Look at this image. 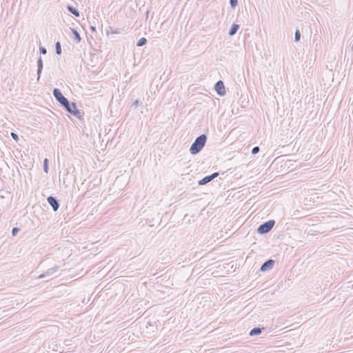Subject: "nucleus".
<instances>
[{
	"instance_id": "obj_15",
	"label": "nucleus",
	"mask_w": 353,
	"mask_h": 353,
	"mask_svg": "<svg viewBox=\"0 0 353 353\" xmlns=\"http://www.w3.org/2000/svg\"><path fill=\"white\" fill-rule=\"evenodd\" d=\"M71 31L72 34L74 35V39L77 41V42L79 43L81 40L79 33L77 32V30L74 28H72Z\"/></svg>"
},
{
	"instance_id": "obj_21",
	"label": "nucleus",
	"mask_w": 353,
	"mask_h": 353,
	"mask_svg": "<svg viewBox=\"0 0 353 353\" xmlns=\"http://www.w3.org/2000/svg\"><path fill=\"white\" fill-rule=\"evenodd\" d=\"M230 4L232 8H234L238 4V1L237 0H230Z\"/></svg>"
},
{
	"instance_id": "obj_28",
	"label": "nucleus",
	"mask_w": 353,
	"mask_h": 353,
	"mask_svg": "<svg viewBox=\"0 0 353 353\" xmlns=\"http://www.w3.org/2000/svg\"><path fill=\"white\" fill-rule=\"evenodd\" d=\"M47 199H56V197H54V196H51V195H50V196H48V197H47Z\"/></svg>"
},
{
	"instance_id": "obj_4",
	"label": "nucleus",
	"mask_w": 353,
	"mask_h": 353,
	"mask_svg": "<svg viewBox=\"0 0 353 353\" xmlns=\"http://www.w3.org/2000/svg\"><path fill=\"white\" fill-rule=\"evenodd\" d=\"M274 224H275L274 220H269V221L261 224L257 228V232L260 234H267L272 229Z\"/></svg>"
},
{
	"instance_id": "obj_6",
	"label": "nucleus",
	"mask_w": 353,
	"mask_h": 353,
	"mask_svg": "<svg viewBox=\"0 0 353 353\" xmlns=\"http://www.w3.org/2000/svg\"><path fill=\"white\" fill-rule=\"evenodd\" d=\"M214 90L216 92V93L221 97H223L226 94L224 83L221 80L218 81L215 83Z\"/></svg>"
},
{
	"instance_id": "obj_1",
	"label": "nucleus",
	"mask_w": 353,
	"mask_h": 353,
	"mask_svg": "<svg viewBox=\"0 0 353 353\" xmlns=\"http://www.w3.org/2000/svg\"><path fill=\"white\" fill-rule=\"evenodd\" d=\"M310 204L308 203H302V202L299 200L298 202H294L292 211V216H294L296 219L302 218L308 216L311 213H312V208L310 207Z\"/></svg>"
},
{
	"instance_id": "obj_23",
	"label": "nucleus",
	"mask_w": 353,
	"mask_h": 353,
	"mask_svg": "<svg viewBox=\"0 0 353 353\" xmlns=\"http://www.w3.org/2000/svg\"><path fill=\"white\" fill-rule=\"evenodd\" d=\"M39 52H40V54H46L47 53V50H46V48L45 47L40 46L39 47Z\"/></svg>"
},
{
	"instance_id": "obj_9",
	"label": "nucleus",
	"mask_w": 353,
	"mask_h": 353,
	"mask_svg": "<svg viewBox=\"0 0 353 353\" xmlns=\"http://www.w3.org/2000/svg\"><path fill=\"white\" fill-rule=\"evenodd\" d=\"M59 269V267L56 265L52 268H50L48 269L46 272L40 274L39 276H38V279H43V278H45L46 276H51L52 275H54V274L55 272H57L58 271V270Z\"/></svg>"
},
{
	"instance_id": "obj_11",
	"label": "nucleus",
	"mask_w": 353,
	"mask_h": 353,
	"mask_svg": "<svg viewBox=\"0 0 353 353\" xmlns=\"http://www.w3.org/2000/svg\"><path fill=\"white\" fill-rule=\"evenodd\" d=\"M265 330V327H254L252 328L250 331V336H256V335H259L260 334H261L262 332V330Z\"/></svg>"
},
{
	"instance_id": "obj_16",
	"label": "nucleus",
	"mask_w": 353,
	"mask_h": 353,
	"mask_svg": "<svg viewBox=\"0 0 353 353\" xmlns=\"http://www.w3.org/2000/svg\"><path fill=\"white\" fill-rule=\"evenodd\" d=\"M55 52L59 55L61 54V45L59 41H57L55 43Z\"/></svg>"
},
{
	"instance_id": "obj_7",
	"label": "nucleus",
	"mask_w": 353,
	"mask_h": 353,
	"mask_svg": "<svg viewBox=\"0 0 353 353\" xmlns=\"http://www.w3.org/2000/svg\"><path fill=\"white\" fill-rule=\"evenodd\" d=\"M274 261L272 259H268L265 261L262 265L261 266L260 270L262 272H265L273 268V265L274 264Z\"/></svg>"
},
{
	"instance_id": "obj_12",
	"label": "nucleus",
	"mask_w": 353,
	"mask_h": 353,
	"mask_svg": "<svg viewBox=\"0 0 353 353\" xmlns=\"http://www.w3.org/2000/svg\"><path fill=\"white\" fill-rule=\"evenodd\" d=\"M48 203L51 205L54 211H57L59 208V200H47Z\"/></svg>"
},
{
	"instance_id": "obj_10",
	"label": "nucleus",
	"mask_w": 353,
	"mask_h": 353,
	"mask_svg": "<svg viewBox=\"0 0 353 353\" xmlns=\"http://www.w3.org/2000/svg\"><path fill=\"white\" fill-rule=\"evenodd\" d=\"M43 61L41 57L37 60V80L40 79L41 74L43 70Z\"/></svg>"
},
{
	"instance_id": "obj_24",
	"label": "nucleus",
	"mask_w": 353,
	"mask_h": 353,
	"mask_svg": "<svg viewBox=\"0 0 353 353\" xmlns=\"http://www.w3.org/2000/svg\"><path fill=\"white\" fill-rule=\"evenodd\" d=\"M20 230L19 228H13L12 230V236H16L18 232Z\"/></svg>"
},
{
	"instance_id": "obj_8",
	"label": "nucleus",
	"mask_w": 353,
	"mask_h": 353,
	"mask_svg": "<svg viewBox=\"0 0 353 353\" xmlns=\"http://www.w3.org/2000/svg\"><path fill=\"white\" fill-rule=\"evenodd\" d=\"M219 176V172H214L210 175L205 176L199 181V185H205Z\"/></svg>"
},
{
	"instance_id": "obj_17",
	"label": "nucleus",
	"mask_w": 353,
	"mask_h": 353,
	"mask_svg": "<svg viewBox=\"0 0 353 353\" xmlns=\"http://www.w3.org/2000/svg\"><path fill=\"white\" fill-rule=\"evenodd\" d=\"M147 43V39L144 37L141 38L137 43V47H141L145 45Z\"/></svg>"
},
{
	"instance_id": "obj_27",
	"label": "nucleus",
	"mask_w": 353,
	"mask_h": 353,
	"mask_svg": "<svg viewBox=\"0 0 353 353\" xmlns=\"http://www.w3.org/2000/svg\"><path fill=\"white\" fill-rule=\"evenodd\" d=\"M90 29L92 32H95L96 31V28L94 26H91L90 27Z\"/></svg>"
},
{
	"instance_id": "obj_13",
	"label": "nucleus",
	"mask_w": 353,
	"mask_h": 353,
	"mask_svg": "<svg viewBox=\"0 0 353 353\" xmlns=\"http://www.w3.org/2000/svg\"><path fill=\"white\" fill-rule=\"evenodd\" d=\"M239 25L234 23L229 30L228 34L230 36H234L239 29Z\"/></svg>"
},
{
	"instance_id": "obj_2",
	"label": "nucleus",
	"mask_w": 353,
	"mask_h": 353,
	"mask_svg": "<svg viewBox=\"0 0 353 353\" xmlns=\"http://www.w3.org/2000/svg\"><path fill=\"white\" fill-rule=\"evenodd\" d=\"M207 141V136L205 134H201L196 138L190 146V152L192 154H198L205 146Z\"/></svg>"
},
{
	"instance_id": "obj_22",
	"label": "nucleus",
	"mask_w": 353,
	"mask_h": 353,
	"mask_svg": "<svg viewBox=\"0 0 353 353\" xmlns=\"http://www.w3.org/2000/svg\"><path fill=\"white\" fill-rule=\"evenodd\" d=\"M260 149L259 146H255L252 150V154H256L259 152Z\"/></svg>"
},
{
	"instance_id": "obj_19",
	"label": "nucleus",
	"mask_w": 353,
	"mask_h": 353,
	"mask_svg": "<svg viewBox=\"0 0 353 353\" xmlns=\"http://www.w3.org/2000/svg\"><path fill=\"white\" fill-rule=\"evenodd\" d=\"M300 39H301V32H300L299 30L297 29L294 34V41L296 42H297L300 40Z\"/></svg>"
},
{
	"instance_id": "obj_26",
	"label": "nucleus",
	"mask_w": 353,
	"mask_h": 353,
	"mask_svg": "<svg viewBox=\"0 0 353 353\" xmlns=\"http://www.w3.org/2000/svg\"><path fill=\"white\" fill-rule=\"evenodd\" d=\"M140 102L138 99L135 100L134 103H132V105L134 108H137L138 105H139Z\"/></svg>"
},
{
	"instance_id": "obj_5",
	"label": "nucleus",
	"mask_w": 353,
	"mask_h": 353,
	"mask_svg": "<svg viewBox=\"0 0 353 353\" xmlns=\"http://www.w3.org/2000/svg\"><path fill=\"white\" fill-rule=\"evenodd\" d=\"M53 95L56 100L61 105L68 104V99L65 98L59 89L54 88L53 90Z\"/></svg>"
},
{
	"instance_id": "obj_20",
	"label": "nucleus",
	"mask_w": 353,
	"mask_h": 353,
	"mask_svg": "<svg viewBox=\"0 0 353 353\" xmlns=\"http://www.w3.org/2000/svg\"><path fill=\"white\" fill-rule=\"evenodd\" d=\"M109 32H111L112 34L120 33L118 29H113L112 27H109V30H107V33L109 34Z\"/></svg>"
},
{
	"instance_id": "obj_25",
	"label": "nucleus",
	"mask_w": 353,
	"mask_h": 353,
	"mask_svg": "<svg viewBox=\"0 0 353 353\" xmlns=\"http://www.w3.org/2000/svg\"><path fill=\"white\" fill-rule=\"evenodd\" d=\"M10 135L14 141H17L19 140V136L17 134L14 132H11Z\"/></svg>"
},
{
	"instance_id": "obj_18",
	"label": "nucleus",
	"mask_w": 353,
	"mask_h": 353,
	"mask_svg": "<svg viewBox=\"0 0 353 353\" xmlns=\"http://www.w3.org/2000/svg\"><path fill=\"white\" fill-rule=\"evenodd\" d=\"M43 171L46 173L48 172V159L47 158L43 161Z\"/></svg>"
},
{
	"instance_id": "obj_14",
	"label": "nucleus",
	"mask_w": 353,
	"mask_h": 353,
	"mask_svg": "<svg viewBox=\"0 0 353 353\" xmlns=\"http://www.w3.org/2000/svg\"><path fill=\"white\" fill-rule=\"evenodd\" d=\"M67 10L70 12L72 13V14H74L75 17H79L80 14H79V12L77 9H76L74 7H73L72 6H67Z\"/></svg>"
},
{
	"instance_id": "obj_3",
	"label": "nucleus",
	"mask_w": 353,
	"mask_h": 353,
	"mask_svg": "<svg viewBox=\"0 0 353 353\" xmlns=\"http://www.w3.org/2000/svg\"><path fill=\"white\" fill-rule=\"evenodd\" d=\"M62 106L65 108L67 112L76 117L77 118L80 119L82 117L81 112L79 109H77L74 102H72L70 103L68 100V104H63Z\"/></svg>"
}]
</instances>
